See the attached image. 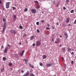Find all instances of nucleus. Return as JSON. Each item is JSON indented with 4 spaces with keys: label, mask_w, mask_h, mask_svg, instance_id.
Listing matches in <instances>:
<instances>
[{
    "label": "nucleus",
    "mask_w": 76,
    "mask_h": 76,
    "mask_svg": "<svg viewBox=\"0 0 76 76\" xmlns=\"http://www.w3.org/2000/svg\"><path fill=\"white\" fill-rule=\"evenodd\" d=\"M52 42H54V39L53 38H52Z\"/></svg>",
    "instance_id": "32"
},
{
    "label": "nucleus",
    "mask_w": 76,
    "mask_h": 76,
    "mask_svg": "<svg viewBox=\"0 0 76 76\" xmlns=\"http://www.w3.org/2000/svg\"><path fill=\"white\" fill-rule=\"evenodd\" d=\"M47 26H50V25H49V24H47Z\"/></svg>",
    "instance_id": "54"
},
{
    "label": "nucleus",
    "mask_w": 76,
    "mask_h": 76,
    "mask_svg": "<svg viewBox=\"0 0 76 76\" xmlns=\"http://www.w3.org/2000/svg\"><path fill=\"white\" fill-rule=\"evenodd\" d=\"M19 45H21V43L20 42L19 43Z\"/></svg>",
    "instance_id": "58"
},
{
    "label": "nucleus",
    "mask_w": 76,
    "mask_h": 76,
    "mask_svg": "<svg viewBox=\"0 0 76 76\" xmlns=\"http://www.w3.org/2000/svg\"><path fill=\"white\" fill-rule=\"evenodd\" d=\"M68 26H72V25H71V24H68Z\"/></svg>",
    "instance_id": "51"
},
{
    "label": "nucleus",
    "mask_w": 76,
    "mask_h": 76,
    "mask_svg": "<svg viewBox=\"0 0 76 76\" xmlns=\"http://www.w3.org/2000/svg\"><path fill=\"white\" fill-rule=\"evenodd\" d=\"M69 20H70V18H67L66 19V23H68L69 22Z\"/></svg>",
    "instance_id": "10"
},
{
    "label": "nucleus",
    "mask_w": 76,
    "mask_h": 76,
    "mask_svg": "<svg viewBox=\"0 0 76 76\" xmlns=\"http://www.w3.org/2000/svg\"><path fill=\"white\" fill-rule=\"evenodd\" d=\"M39 22H37L36 23V24H37V25H39Z\"/></svg>",
    "instance_id": "35"
},
{
    "label": "nucleus",
    "mask_w": 76,
    "mask_h": 76,
    "mask_svg": "<svg viewBox=\"0 0 76 76\" xmlns=\"http://www.w3.org/2000/svg\"><path fill=\"white\" fill-rule=\"evenodd\" d=\"M62 49L63 51H65V50L66 49H65V48H62Z\"/></svg>",
    "instance_id": "23"
},
{
    "label": "nucleus",
    "mask_w": 76,
    "mask_h": 76,
    "mask_svg": "<svg viewBox=\"0 0 76 76\" xmlns=\"http://www.w3.org/2000/svg\"><path fill=\"white\" fill-rule=\"evenodd\" d=\"M10 70H13V68H10Z\"/></svg>",
    "instance_id": "57"
},
{
    "label": "nucleus",
    "mask_w": 76,
    "mask_h": 76,
    "mask_svg": "<svg viewBox=\"0 0 76 76\" xmlns=\"http://www.w3.org/2000/svg\"><path fill=\"white\" fill-rule=\"evenodd\" d=\"M6 22H4V27H6Z\"/></svg>",
    "instance_id": "13"
},
{
    "label": "nucleus",
    "mask_w": 76,
    "mask_h": 76,
    "mask_svg": "<svg viewBox=\"0 0 76 76\" xmlns=\"http://www.w3.org/2000/svg\"><path fill=\"white\" fill-rule=\"evenodd\" d=\"M9 50V48L7 47L5 48L4 50V53H6L7 52V50Z\"/></svg>",
    "instance_id": "3"
},
{
    "label": "nucleus",
    "mask_w": 76,
    "mask_h": 76,
    "mask_svg": "<svg viewBox=\"0 0 76 76\" xmlns=\"http://www.w3.org/2000/svg\"><path fill=\"white\" fill-rule=\"evenodd\" d=\"M53 3L54 4H56V2H55V1H53Z\"/></svg>",
    "instance_id": "45"
},
{
    "label": "nucleus",
    "mask_w": 76,
    "mask_h": 76,
    "mask_svg": "<svg viewBox=\"0 0 76 76\" xmlns=\"http://www.w3.org/2000/svg\"><path fill=\"white\" fill-rule=\"evenodd\" d=\"M71 13H73V12H74V10H71L70 11Z\"/></svg>",
    "instance_id": "30"
},
{
    "label": "nucleus",
    "mask_w": 76,
    "mask_h": 76,
    "mask_svg": "<svg viewBox=\"0 0 76 76\" xmlns=\"http://www.w3.org/2000/svg\"><path fill=\"white\" fill-rule=\"evenodd\" d=\"M11 3V2H9L7 3L6 4V9H9V4Z\"/></svg>",
    "instance_id": "1"
},
{
    "label": "nucleus",
    "mask_w": 76,
    "mask_h": 76,
    "mask_svg": "<svg viewBox=\"0 0 76 76\" xmlns=\"http://www.w3.org/2000/svg\"><path fill=\"white\" fill-rule=\"evenodd\" d=\"M12 63H9V66H12Z\"/></svg>",
    "instance_id": "40"
},
{
    "label": "nucleus",
    "mask_w": 76,
    "mask_h": 76,
    "mask_svg": "<svg viewBox=\"0 0 76 76\" xmlns=\"http://www.w3.org/2000/svg\"><path fill=\"white\" fill-rule=\"evenodd\" d=\"M10 32H11V33H13V34H16V31H15L14 30H11Z\"/></svg>",
    "instance_id": "9"
},
{
    "label": "nucleus",
    "mask_w": 76,
    "mask_h": 76,
    "mask_svg": "<svg viewBox=\"0 0 76 76\" xmlns=\"http://www.w3.org/2000/svg\"><path fill=\"white\" fill-rule=\"evenodd\" d=\"M2 3V2L1 1V0H0V4H1Z\"/></svg>",
    "instance_id": "46"
},
{
    "label": "nucleus",
    "mask_w": 76,
    "mask_h": 76,
    "mask_svg": "<svg viewBox=\"0 0 76 76\" xmlns=\"http://www.w3.org/2000/svg\"><path fill=\"white\" fill-rule=\"evenodd\" d=\"M51 66V64H46V66L48 67H50Z\"/></svg>",
    "instance_id": "11"
},
{
    "label": "nucleus",
    "mask_w": 76,
    "mask_h": 76,
    "mask_svg": "<svg viewBox=\"0 0 76 76\" xmlns=\"http://www.w3.org/2000/svg\"><path fill=\"white\" fill-rule=\"evenodd\" d=\"M14 57L15 58H18L19 56H18V55L17 54H15L14 55Z\"/></svg>",
    "instance_id": "7"
},
{
    "label": "nucleus",
    "mask_w": 76,
    "mask_h": 76,
    "mask_svg": "<svg viewBox=\"0 0 76 76\" xmlns=\"http://www.w3.org/2000/svg\"><path fill=\"white\" fill-rule=\"evenodd\" d=\"M61 59H62V60L63 61H64V58H63V57L61 58Z\"/></svg>",
    "instance_id": "37"
},
{
    "label": "nucleus",
    "mask_w": 76,
    "mask_h": 76,
    "mask_svg": "<svg viewBox=\"0 0 76 76\" xmlns=\"http://www.w3.org/2000/svg\"><path fill=\"white\" fill-rule=\"evenodd\" d=\"M35 3H37V4H39V2H38V1H34Z\"/></svg>",
    "instance_id": "28"
},
{
    "label": "nucleus",
    "mask_w": 76,
    "mask_h": 76,
    "mask_svg": "<svg viewBox=\"0 0 76 76\" xmlns=\"http://www.w3.org/2000/svg\"><path fill=\"white\" fill-rule=\"evenodd\" d=\"M31 12L33 13H37V10L35 9H32L31 10Z\"/></svg>",
    "instance_id": "4"
},
{
    "label": "nucleus",
    "mask_w": 76,
    "mask_h": 76,
    "mask_svg": "<svg viewBox=\"0 0 76 76\" xmlns=\"http://www.w3.org/2000/svg\"><path fill=\"white\" fill-rule=\"evenodd\" d=\"M72 54H74V53H73V52H72Z\"/></svg>",
    "instance_id": "55"
},
{
    "label": "nucleus",
    "mask_w": 76,
    "mask_h": 76,
    "mask_svg": "<svg viewBox=\"0 0 76 76\" xmlns=\"http://www.w3.org/2000/svg\"><path fill=\"white\" fill-rule=\"evenodd\" d=\"M52 28H53V29H54V27H53Z\"/></svg>",
    "instance_id": "61"
},
{
    "label": "nucleus",
    "mask_w": 76,
    "mask_h": 76,
    "mask_svg": "<svg viewBox=\"0 0 76 76\" xmlns=\"http://www.w3.org/2000/svg\"><path fill=\"white\" fill-rule=\"evenodd\" d=\"M1 72H2V70L1 71Z\"/></svg>",
    "instance_id": "64"
},
{
    "label": "nucleus",
    "mask_w": 76,
    "mask_h": 76,
    "mask_svg": "<svg viewBox=\"0 0 76 76\" xmlns=\"http://www.w3.org/2000/svg\"><path fill=\"white\" fill-rule=\"evenodd\" d=\"M39 65L40 66H42V62H40L39 63Z\"/></svg>",
    "instance_id": "27"
},
{
    "label": "nucleus",
    "mask_w": 76,
    "mask_h": 76,
    "mask_svg": "<svg viewBox=\"0 0 76 76\" xmlns=\"http://www.w3.org/2000/svg\"><path fill=\"white\" fill-rule=\"evenodd\" d=\"M74 23H75V24L76 23V20H75L74 22Z\"/></svg>",
    "instance_id": "52"
},
{
    "label": "nucleus",
    "mask_w": 76,
    "mask_h": 76,
    "mask_svg": "<svg viewBox=\"0 0 76 76\" xmlns=\"http://www.w3.org/2000/svg\"><path fill=\"white\" fill-rule=\"evenodd\" d=\"M45 22V21L44 20H41V22L42 23H44V22Z\"/></svg>",
    "instance_id": "36"
},
{
    "label": "nucleus",
    "mask_w": 76,
    "mask_h": 76,
    "mask_svg": "<svg viewBox=\"0 0 76 76\" xmlns=\"http://www.w3.org/2000/svg\"><path fill=\"white\" fill-rule=\"evenodd\" d=\"M66 50L68 52H69V51H70L71 50V48L69 47H68L67 48Z\"/></svg>",
    "instance_id": "8"
},
{
    "label": "nucleus",
    "mask_w": 76,
    "mask_h": 76,
    "mask_svg": "<svg viewBox=\"0 0 76 76\" xmlns=\"http://www.w3.org/2000/svg\"><path fill=\"white\" fill-rule=\"evenodd\" d=\"M53 76H56V75H53Z\"/></svg>",
    "instance_id": "62"
},
{
    "label": "nucleus",
    "mask_w": 76,
    "mask_h": 76,
    "mask_svg": "<svg viewBox=\"0 0 76 76\" xmlns=\"http://www.w3.org/2000/svg\"><path fill=\"white\" fill-rule=\"evenodd\" d=\"M12 9H15L16 8L15 7H12Z\"/></svg>",
    "instance_id": "47"
},
{
    "label": "nucleus",
    "mask_w": 76,
    "mask_h": 76,
    "mask_svg": "<svg viewBox=\"0 0 76 76\" xmlns=\"http://www.w3.org/2000/svg\"><path fill=\"white\" fill-rule=\"evenodd\" d=\"M63 9H64V10H66V7H63Z\"/></svg>",
    "instance_id": "39"
},
{
    "label": "nucleus",
    "mask_w": 76,
    "mask_h": 76,
    "mask_svg": "<svg viewBox=\"0 0 76 76\" xmlns=\"http://www.w3.org/2000/svg\"><path fill=\"white\" fill-rule=\"evenodd\" d=\"M6 59H7V58H5L4 57H3V60L4 61H5V60H6Z\"/></svg>",
    "instance_id": "16"
},
{
    "label": "nucleus",
    "mask_w": 76,
    "mask_h": 76,
    "mask_svg": "<svg viewBox=\"0 0 76 76\" xmlns=\"http://www.w3.org/2000/svg\"><path fill=\"white\" fill-rule=\"evenodd\" d=\"M2 19H3V21H4V22H6L5 21V19H4V18H3Z\"/></svg>",
    "instance_id": "41"
},
{
    "label": "nucleus",
    "mask_w": 76,
    "mask_h": 76,
    "mask_svg": "<svg viewBox=\"0 0 76 76\" xmlns=\"http://www.w3.org/2000/svg\"><path fill=\"white\" fill-rule=\"evenodd\" d=\"M35 45V43H34L33 44V47H34Z\"/></svg>",
    "instance_id": "49"
},
{
    "label": "nucleus",
    "mask_w": 76,
    "mask_h": 76,
    "mask_svg": "<svg viewBox=\"0 0 76 76\" xmlns=\"http://www.w3.org/2000/svg\"><path fill=\"white\" fill-rule=\"evenodd\" d=\"M1 11H0V13H1Z\"/></svg>",
    "instance_id": "63"
},
{
    "label": "nucleus",
    "mask_w": 76,
    "mask_h": 76,
    "mask_svg": "<svg viewBox=\"0 0 76 76\" xmlns=\"http://www.w3.org/2000/svg\"><path fill=\"white\" fill-rule=\"evenodd\" d=\"M61 45H59V47H61Z\"/></svg>",
    "instance_id": "60"
},
{
    "label": "nucleus",
    "mask_w": 76,
    "mask_h": 76,
    "mask_svg": "<svg viewBox=\"0 0 76 76\" xmlns=\"http://www.w3.org/2000/svg\"><path fill=\"white\" fill-rule=\"evenodd\" d=\"M60 37L61 38H62V36L61 35H60Z\"/></svg>",
    "instance_id": "56"
},
{
    "label": "nucleus",
    "mask_w": 76,
    "mask_h": 76,
    "mask_svg": "<svg viewBox=\"0 0 76 76\" xmlns=\"http://www.w3.org/2000/svg\"><path fill=\"white\" fill-rule=\"evenodd\" d=\"M64 35L65 36V37H67V33H64Z\"/></svg>",
    "instance_id": "20"
},
{
    "label": "nucleus",
    "mask_w": 76,
    "mask_h": 76,
    "mask_svg": "<svg viewBox=\"0 0 76 76\" xmlns=\"http://www.w3.org/2000/svg\"><path fill=\"white\" fill-rule=\"evenodd\" d=\"M56 24L57 25H59V24H58V23H56Z\"/></svg>",
    "instance_id": "53"
},
{
    "label": "nucleus",
    "mask_w": 76,
    "mask_h": 76,
    "mask_svg": "<svg viewBox=\"0 0 76 76\" xmlns=\"http://www.w3.org/2000/svg\"><path fill=\"white\" fill-rule=\"evenodd\" d=\"M34 38V36H31L30 39L31 40H32V39H33Z\"/></svg>",
    "instance_id": "18"
},
{
    "label": "nucleus",
    "mask_w": 76,
    "mask_h": 76,
    "mask_svg": "<svg viewBox=\"0 0 76 76\" xmlns=\"http://www.w3.org/2000/svg\"><path fill=\"white\" fill-rule=\"evenodd\" d=\"M43 59H45L46 58H47V56L45 55H44L42 56Z\"/></svg>",
    "instance_id": "12"
},
{
    "label": "nucleus",
    "mask_w": 76,
    "mask_h": 76,
    "mask_svg": "<svg viewBox=\"0 0 76 76\" xmlns=\"http://www.w3.org/2000/svg\"><path fill=\"white\" fill-rule=\"evenodd\" d=\"M66 2L67 3V4H68L69 3V0H66Z\"/></svg>",
    "instance_id": "22"
},
{
    "label": "nucleus",
    "mask_w": 76,
    "mask_h": 76,
    "mask_svg": "<svg viewBox=\"0 0 76 76\" xmlns=\"http://www.w3.org/2000/svg\"><path fill=\"white\" fill-rule=\"evenodd\" d=\"M40 32V31H39V30L38 29L37 30V33H39Z\"/></svg>",
    "instance_id": "33"
},
{
    "label": "nucleus",
    "mask_w": 76,
    "mask_h": 76,
    "mask_svg": "<svg viewBox=\"0 0 76 76\" xmlns=\"http://www.w3.org/2000/svg\"><path fill=\"white\" fill-rule=\"evenodd\" d=\"M64 67L65 69H66V67H67V65H66V64H64Z\"/></svg>",
    "instance_id": "31"
},
{
    "label": "nucleus",
    "mask_w": 76,
    "mask_h": 76,
    "mask_svg": "<svg viewBox=\"0 0 76 76\" xmlns=\"http://www.w3.org/2000/svg\"><path fill=\"white\" fill-rule=\"evenodd\" d=\"M55 44H58L59 43L57 41H55Z\"/></svg>",
    "instance_id": "34"
},
{
    "label": "nucleus",
    "mask_w": 76,
    "mask_h": 76,
    "mask_svg": "<svg viewBox=\"0 0 76 76\" xmlns=\"http://www.w3.org/2000/svg\"><path fill=\"white\" fill-rule=\"evenodd\" d=\"M59 5H60V3H59L58 2V3H57V4L56 5V6L57 7H58Z\"/></svg>",
    "instance_id": "19"
},
{
    "label": "nucleus",
    "mask_w": 76,
    "mask_h": 76,
    "mask_svg": "<svg viewBox=\"0 0 76 76\" xmlns=\"http://www.w3.org/2000/svg\"><path fill=\"white\" fill-rule=\"evenodd\" d=\"M26 42L27 44H28V41H27V40H26Z\"/></svg>",
    "instance_id": "59"
},
{
    "label": "nucleus",
    "mask_w": 76,
    "mask_h": 76,
    "mask_svg": "<svg viewBox=\"0 0 76 76\" xmlns=\"http://www.w3.org/2000/svg\"><path fill=\"white\" fill-rule=\"evenodd\" d=\"M29 76H35V75H34L33 74H31Z\"/></svg>",
    "instance_id": "25"
},
{
    "label": "nucleus",
    "mask_w": 76,
    "mask_h": 76,
    "mask_svg": "<svg viewBox=\"0 0 76 76\" xmlns=\"http://www.w3.org/2000/svg\"><path fill=\"white\" fill-rule=\"evenodd\" d=\"M21 73H24V71L22 70H21Z\"/></svg>",
    "instance_id": "43"
},
{
    "label": "nucleus",
    "mask_w": 76,
    "mask_h": 76,
    "mask_svg": "<svg viewBox=\"0 0 76 76\" xmlns=\"http://www.w3.org/2000/svg\"><path fill=\"white\" fill-rule=\"evenodd\" d=\"M27 36H28V35H27V34H23V37H27Z\"/></svg>",
    "instance_id": "17"
},
{
    "label": "nucleus",
    "mask_w": 76,
    "mask_h": 76,
    "mask_svg": "<svg viewBox=\"0 0 76 76\" xmlns=\"http://www.w3.org/2000/svg\"><path fill=\"white\" fill-rule=\"evenodd\" d=\"M7 46H8V47H11V46H10V44H8Z\"/></svg>",
    "instance_id": "38"
},
{
    "label": "nucleus",
    "mask_w": 76,
    "mask_h": 76,
    "mask_svg": "<svg viewBox=\"0 0 76 76\" xmlns=\"http://www.w3.org/2000/svg\"><path fill=\"white\" fill-rule=\"evenodd\" d=\"M27 10H28V9L26 8L24 9V12H26Z\"/></svg>",
    "instance_id": "21"
},
{
    "label": "nucleus",
    "mask_w": 76,
    "mask_h": 76,
    "mask_svg": "<svg viewBox=\"0 0 76 76\" xmlns=\"http://www.w3.org/2000/svg\"><path fill=\"white\" fill-rule=\"evenodd\" d=\"M46 29H47L48 30H49V28L47 27V28H46Z\"/></svg>",
    "instance_id": "50"
},
{
    "label": "nucleus",
    "mask_w": 76,
    "mask_h": 76,
    "mask_svg": "<svg viewBox=\"0 0 76 76\" xmlns=\"http://www.w3.org/2000/svg\"><path fill=\"white\" fill-rule=\"evenodd\" d=\"M71 64H73V61H71Z\"/></svg>",
    "instance_id": "48"
},
{
    "label": "nucleus",
    "mask_w": 76,
    "mask_h": 76,
    "mask_svg": "<svg viewBox=\"0 0 76 76\" xmlns=\"http://www.w3.org/2000/svg\"><path fill=\"white\" fill-rule=\"evenodd\" d=\"M3 48H4V46H2L1 47V49H3Z\"/></svg>",
    "instance_id": "44"
},
{
    "label": "nucleus",
    "mask_w": 76,
    "mask_h": 76,
    "mask_svg": "<svg viewBox=\"0 0 76 76\" xmlns=\"http://www.w3.org/2000/svg\"><path fill=\"white\" fill-rule=\"evenodd\" d=\"M24 60H25V61L26 63H28V61H27V60H26L25 59H24Z\"/></svg>",
    "instance_id": "42"
},
{
    "label": "nucleus",
    "mask_w": 76,
    "mask_h": 76,
    "mask_svg": "<svg viewBox=\"0 0 76 76\" xmlns=\"http://www.w3.org/2000/svg\"><path fill=\"white\" fill-rule=\"evenodd\" d=\"M19 28L20 29H23V27H22V26H19Z\"/></svg>",
    "instance_id": "26"
},
{
    "label": "nucleus",
    "mask_w": 76,
    "mask_h": 76,
    "mask_svg": "<svg viewBox=\"0 0 76 76\" xmlns=\"http://www.w3.org/2000/svg\"><path fill=\"white\" fill-rule=\"evenodd\" d=\"M13 17L14 18V20L13 21H15V20H16L17 18H16V16L15 15H14L13 16Z\"/></svg>",
    "instance_id": "6"
},
{
    "label": "nucleus",
    "mask_w": 76,
    "mask_h": 76,
    "mask_svg": "<svg viewBox=\"0 0 76 76\" xmlns=\"http://www.w3.org/2000/svg\"><path fill=\"white\" fill-rule=\"evenodd\" d=\"M57 42H58L59 43L60 42V39H57Z\"/></svg>",
    "instance_id": "24"
},
{
    "label": "nucleus",
    "mask_w": 76,
    "mask_h": 76,
    "mask_svg": "<svg viewBox=\"0 0 76 76\" xmlns=\"http://www.w3.org/2000/svg\"><path fill=\"white\" fill-rule=\"evenodd\" d=\"M24 52H25V51L23 50L20 53V56H22L23 55V53H24Z\"/></svg>",
    "instance_id": "5"
},
{
    "label": "nucleus",
    "mask_w": 76,
    "mask_h": 76,
    "mask_svg": "<svg viewBox=\"0 0 76 76\" xmlns=\"http://www.w3.org/2000/svg\"><path fill=\"white\" fill-rule=\"evenodd\" d=\"M36 45L37 46H39L41 45V41H37L36 42Z\"/></svg>",
    "instance_id": "2"
},
{
    "label": "nucleus",
    "mask_w": 76,
    "mask_h": 76,
    "mask_svg": "<svg viewBox=\"0 0 76 76\" xmlns=\"http://www.w3.org/2000/svg\"><path fill=\"white\" fill-rule=\"evenodd\" d=\"M6 29V27H4V28L3 29V31H2V33H3L4 32V31H5Z\"/></svg>",
    "instance_id": "14"
},
{
    "label": "nucleus",
    "mask_w": 76,
    "mask_h": 76,
    "mask_svg": "<svg viewBox=\"0 0 76 76\" xmlns=\"http://www.w3.org/2000/svg\"><path fill=\"white\" fill-rule=\"evenodd\" d=\"M40 8V7L39 6H36V9H39Z\"/></svg>",
    "instance_id": "29"
},
{
    "label": "nucleus",
    "mask_w": 76,
    "mask_h": 76,
    "mask_svg": "<svg viewBox=\"0 0 76 76\" xmlns=\"http://www.w3.org/2000/svg\"><path fill=\"white\" fill-rule=\"evenodd\" d=\"M29 66H31V67H32V68H34V66L33 65H31V64H29Z\"/></svg>",
    "instance_id": "15"
}]
</instances>
